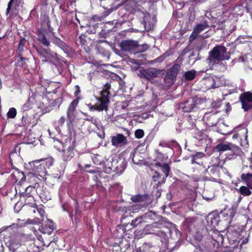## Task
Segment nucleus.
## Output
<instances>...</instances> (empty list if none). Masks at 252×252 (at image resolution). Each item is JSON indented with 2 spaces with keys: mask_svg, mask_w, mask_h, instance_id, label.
<instances>
[{
  "mask_svg": "<svg viewBox=\"0 0 252 252\" xmlns=\"http://www.w3.org/2000/svg\"><path fill=\"white\" fill-rule=\"evenodd\" d=\"M157 159L158 161L163 162L166 161L168 159V156L166 154H162L159 150L156 149L155 150Z\"/></svg>",
  "mask_w": 252,
  "mask_h": 252,
  "instance_id": "obj_26",
  "label": "nucleus"
},
{
  "mask_svg": "<svg viewBox=\"0 0 252 252\" xmlns=\"http://www.w3.org/2000/svg\"><path fill=\"white\" fill-rule=\"evenodd\" d=\"M66 205H65V204H63V206H62V208L63 210V211H67L66 208Z\"/></svg>",
  "mask_w": 252,
  "mask_h": 252,
  "instance_id": "obj_58",
  "label": "nucleus"
},
{
  "mask_svg": "<svg viewBox=\"0 0 252 252\" xmlns=\"http://www.w3.org/2000/svg\"><path fill=\"white\" fill-rule=\"evenodd\" d=\"M53 42L63 50L65 53H68L69 51V47L60 38L55 37L53 40Z\"/></svg>",
  "mask_w": 252,
  "mask_h": 252,
  "instance_id": "obj_23",
  "label": "nucleus"
},
{
  "mask_svg": "<svg viewBox=\"0 0 252 252\" xmlns=\"http://www.w3.org/2000/svg\"><path fill=\"white\" fill-rule=\"evenodd\" d=\"M28 118V116H23L22 118V123L24 126H27L29 125Z\"/></svg>",
  "mask_w": 252,
  "mask_h": 252,
  "instance_id": "obj_48",
  "label": "nucleus"
},
{
  "mask_svg": "<svg viewBox=\"0 0 252 252\" xmlns=\"http://www.w3.org/2000/svg\"><path fill=\"white\" fill-rule=\"evenodd\" d=\"M18 237H15L14 239L9 240V251L14 252L21 245V242L18 240Z\"/></svg>",
  "mask_w": 252,
  "mask_h": 252,
  "instance_id": "obj_22",
  "label": "nucleus"
},
{
  "mask_svg": "<svg viewBox=\"0 0 252 252\" xmlns=\"http://www.w3.org/2000/svg\"><path fill=\"white\" fill-rule=\"evenodd\" d=\"M136 158V156H134L133 158H132V161L135 164H138V162H137L135 160V158Z\"/></svg>",
  "mask_w": 252,
  "mask_h": 252,
  "instance_id": "obj_59",
  "label": "nucleus"
},
{
  "mask_svg": "<svg viewBox=\"0 0 252 252\" xmlns=\"http://www.w3.org/2000/svg\"><path fill=\"white\" fill-rule=\"evenodd\" d=\"M113 10H114L113 8H109V9H108V10L105 11L103 13V16H104V17L107 16L109 14H110L113 11Z\"/></svg>",
  "mask_w": 252,
  "mask_h": 252,
  "instance_id": "obj_49",
  "label": "nucleus"
},
{
  "mask_svg": "<svg viewBox=\"0 0 252 252\" xmlns=\"http://www.w3.org/2000/svg\"><path fill=\"white\" fill-rule=\"evenodd\" d=\"M147 234H153L160 237L164 238L166 236V233L162 231H149Z\"/></svg>",
  "mask_w": 252,
  "mask_h": 252,
  "instance_id": "obj_35",
  "label": "nucleus"
},
{
  "mask_svg": "<svg viewBox=\"0 0 252 252\" xmlns=\"http://www.w3.org/2000/svg\"><path fill=\"white\" fill-rule=\"evenodd\" d=\"M21 199L24 200L25 203L26 204H32V202L34 201V199H33L32 195L27 196L26 198H22V199Z\"/></svg>",
  "mask_w": 252,
  "mask_h": 252,
  "instance_id": "obj_39",
  "label": "nucleus"
},
{
  "mask_svg": "<svg viewBox=\"0 0 252 252\" xmlns=\"http://www.w3.org/2000/svg\"><path fill=\"white\" fill-rule=\"evenodd\" d=\"M39 184L36 183L34 187L29 186V187H27L25 189V191L20 194V198L22 199V198H26L27 196L32 195L31 193L33 191V189L35 188L39 187Z\"/></svg>",
  "mask_w": 252,
  "mask_h": 252,
  "instance_id": "obj_24",
  "label": "nucleus"
},
{
  "mask_svg": "<svg viewBox=\"0 0 252 252\" xmlns=\"http://www.w3.org/2000/svg\"><path fill=\"white\" fill-rule=\"evenodd\" d=\"M195 73L196 72L194 70H189L185 73L184 77L188 80H192L195 77Z\"/></svg>",
  "mask_w": 252,
  "mask_h": 252,
  "instance_id": "obj_31",
  "label": "nucleus"
},
{
  "mask_svg": "<svg viewBox=\"0 0 252 252\" xmlns=\"http://www.w3.org/2000/svg\"><path fill=\"white\" fill-rule=\"evenodd\" d=\"M73 150V146L70 143L69 145H67V142H66L65 145L61 151L63 159L65 161L70 160L74 157Z\"/></svg>",
  "mask_w": 252,
  "mask_h": 252,
  "instance_id": "obj_11",
  "label": "nucleus"
},
{
  "mask_svg": "<svg viewBox=\"0 0 252 252\" xmlns=\"http://www.w3.org/2000/svg\"><path fill=\"white\" fill-rule=\"evenodd\" d=\"M129 102L128 101H124L120 102L119 106L122 109H125L128 106Z\"/></svg>",
  "mask_w": 252,
  "mask_h": 252,
  "instance_id": "obj_47",
  "label": "nucleus"
},
{
  "mask_svg": "<svg viewBox=\"0 0 252 252\" xmlns=\"http://www.w3.org/2000/svg\"><path fill=\"white\" fill-rule=\"evenodd\" d=\"M17 114L16 110L15 108H10L7 112V115L8 118L13 119L14 118Z\"/></svg>",
  "mask_w": 252,
  "mask_h": 252,
  "instance_id": "obj_34",
  "label": "nucleus"
},
{
  "mask_svg": "<svg viewBox=\"0 0 252 252\" xmlns=\"http://www.w3.org/2000/svg\"><path fill=\"white\" fill-rule=\"evenodd\" d=\"M36 212L40 215L41 217H43L45 214L44 209L41 208H36L33 210V213H35Z\"/></svg>",
  "mask_w": 252,
  "mask_h": 252,
  "instance_id": "obj_44",
  "label": "nucleus"
},
{
  "mask_svg": "<svg viewBox=\"0 0 252 252\" xmlns=\"http://www.w3.org/2000/svg\"><path fill=\"white\" fill-rule=\"evenodd\" d=\"M131 199L134 202H144L143 206H147L151 203L150 199H149V195L146 194L132 196Z\"/></svg>",
  "mask_w": 252,
  "mask_h": 252,
  "instance_id": "obj_18",
  "label": "nucleus"
},
{
  "mask_svg": "<svg viewBox=\"0 0 252 252\" xmlns=\"http://www.w3.org/2000/svg\"><path fill=\"white\" fill-rule=\"evenodd\" d=\"M44 161V165H45L46 167L49 168L51 165H52L53 163V159L52 158H48L46 159L41 158L38 160H35L34 161H33V162L35 163H38L40 161Z\"/></svg>",
  "mask_w": 252,
  "mask_h": 252,
  "instance_id": "obj_28",
  "label": "nucleus"
},
{
  "mask_svg": "<svg viewBox=\"0 0 252 252\" xmlns=\"http://www.w3.org/2000/svg\"><path fill=\"white\" fill-rule=\"evenodd\" d=\"M144 27H145V30H146L147 31H149L153 28V25L151 24L150 23H147L145 21V19L144 20Z\"/></svg>",
  "mask_w": 252,
  "mask_h": 252,
  "instance_id": "obj_43",
  "label": "nucleus"
},
{
  "mask_svg": "<svg viewBox=\"0 0 252 252\" xmlns=\"http://www.w3.org/2000/svg\"><path fill=\"white\" fill-rule=\"evenodd\" d=\"M38 241H40L42 243H43V239L41 236L37 237Z\"/></svg>",
  "mask_w": 252,
  "mask_h": 252,
  "instance_id": "obj_57",
  "label": "nucleus"
},
{
  "mask_svg": "<svg viewBox=\"0 0 252 252\" xmlns=\"http://www.w3.org/2000/svg\"><path fill=\"white\" fill-rule=\"evenodd\" d=\"M88 106L90 108L91 110H95V107H96L95 105H93L91 103H89L88 104Z\"/></svg>",
  "mask_w": 252,
  "mask_h": 252,
  "instance_id": "obj_53",
  "label": "nucleus"
},
{
  "mask_svg": "<svg viewBox=\"0 0 252 252\" xmlns=\"http://www.w3.org/2000/svg\"><path fill=\"white\" fill-rule=\"evenodd\" d=\"M163 176V175L160 174L159 172L156 171L152 178L155 182H158V184H162V183H159V181L161 180Z\"/></svg>",
  "mask_w": 252,
  "mask_h": 252,
  "instance_id": "obj_33",
  "label": "nucleus"
},
{
  "mask_svg": "<svg viewBox=\"0 0 252 252\" xmlns=\"http://www.w3.org/2000/svg\"><path fill=\"white\" fill-rule=\"evenodd\" d=\"M208 224L212 228H215L220 221V217L217 214H210L207 219Z\"/></svg>",
  "mask_w": 252,
  "mask_h": 252,
  "instance_id": "obj_20",
  "label": "nucleus"
},
{
  "mask_svg": "<svg viewBox=\"0 0 252 252\" xmlns=\"http://www.w3.org/2000/svg\"><path fill=\"white\" fill-rule=\"evenodd\" d=\"M155 165L160 167V169L164 174V175L162 176L161 180L159 181V183H164L166 178L169 175V172L170 170V167L169 166L170 164L168 163H162L161 162L157 161L155 163Z\"/></svg>",
  "mask_w": 252,
  "mask_h": 252,
  "instance_id": "obj_17",
  "label": "nucleus"
},
{
  "mask_svg": "<svg viewBox=\"0 0 252 252\" xmlns=\"http://www.w3.org/2000/svg\"><path fill=\"white\" fill-rule=\"evenodd\" d=\"M37 52L42 58L45 59L44 60L45 62L50 60H54L55 61L58 60L57 54L50 50L41 48L37 50Z\"/></svg>",
  "mask_w": 252,
  "mask_h": 252,
  "instance_id": "obj_12",
  "label": "nucleus"
},
{
  "mask_svg": "<svg viewBox=\"0 0 252 252\" xmlns=\"http://www.w3.org/2000/svg\"><path fill=\"white\" fill-rule=\"evenodd\" d=\"M80 214V211L79 210L77 205L76 206V211H75V217L77 215H79Z\"/></svg>",
  "mask_w": 252,
  "mask_h": 252,
  "instance_id": "obj_56",
  "label": "nucleus"
},
{
  "mask_svg": "<svg viewBox=\"0 0 252 252\" xmlns=\"http://www.w3.org/2000/svg\"><path fill=\"white\" fill-rule=\"evenodd\" d=\"M110 85L106 83L103 89L100 92L101 96L99 99V104H96L95 107V110L101 111L103 110L107 111L108 109L107 104L109 102V90Z\"/></svg>",
  "mask_w": 252,
  "mask_h": 252,
  "instance_id": "obj_2",
  "label": "nucleus"
},
{
  "mask_svg": "<svg viewBox=\"0 0 252 252\" xmlns=\"http://www.w3.org/2000/svg\"><path fill=\"white\" fill-rule=\"evenodd\" d=\"M26 42V40L24 38H22L18 45V50L19 52H22L23 51L24 46Z\"/></svg>",
  "mask_w": 252,
  "mask_h": 252,
  "instance_id": "obj_37",
  "label": "nucleus"
},
{
  "mask_svg": "<svg viewBox=\"0 0 252 252\" xmlns=\"http://www.w3.org/2000/svg\"><path fill=\"white\" fill-rule=\"evenodd\" d=\"M210 163L211 164V166H218V167H220V168H221V166H220V159L219 157H213Z\"/></svg>",
  "mask_w": 252,
  "mask_h": 252,
  "instance_id": "obj_32",
  "label": "nucleus"
},
{
  "mask_svg": "<svg viewBox=\"0 0 252 252\" xmlns=\"http://www.w3.org/2000/svg\"><path fill=\"white\" fill-rule=\"evenodd\" d=\"M120 46L122 51L127 52L136 50L138 43L134 40H124L120 43Z\"/></svg>",
  "mask_w": 252,
  "mask_h": 252,
  "instance_id": "obj_10",
  "label": "nucleus"
},
{
  "mask_svg": "<svg viewBox=\"0 0 252 252\" xmlns=\"http://www.w3.org/2000/svg\"><path fill=\"white\" fill-rule=\"evenodd\" d=\"M134 134L136 138L140 139L144 136V132L143 130L141 129H138L135 130Z\"/></svg>",
  "mask_w": 252,
  "mask_h": 252,
  "instance_id": "obj_36",
  "label": "nucleus"
},
{
  "mask_svg": "<svg viewBox=\"0 0 252 252\" xmlns=\"http://www.w3.org/2000/svg\"><path fill=\"white\" fill-rule=\"evenodd\" d=\"M248 241V240L247 239H246L245 240L243 241L242 244H245L247 242V241Z\"/></svg>",
  "mask_w": 252,
  "mask_h": 252,
  "instance_id": "obj_64",
  "label": "nucleus"
},
{
  "mask_svg": "<svg viewBox=\"0 0 252 252\" xmlns=\"http://www.w3.org/2000/svg\"><path fill=\"white\" fill-rule=\"evenodd\" d=\"M67 212H68L69 213V216L70 217V218L72 219V217H73V215H72V213H70L68 211H67Z\"/></svg>",
  "mask_w": 252,
  "mask_h": 252,
  "instance_id": "obj_61",
  "label": "nucleus"
},
{
  "mask_svg": "<svg viewBox=\"0 0 252 252\" xmlns=\"http://www.w3.org/2000/svg\"><path fill=\"white\" fill-rule=\"evenodd\" d=\"M250 189L248 186H242L240 188L238 191L242 195L249 196L252 194Z\"/></svg>",
  "mask_w": 252,
  "mask_h": 252,
  "instance_id": "obj_29",
  "label": "nucleus"
},
{
  "mask_svg": "<svg viewBox=\"0 0 252 252\" xmlns=\"http://www.w3.org/2000/svg\"><path fill=\"white\" fill-rule=\"evenodd\" d=\"M242 182L252 189V170L242 173L241 175Z\"/></svg>",
  "mask_w": 252,
  "mask_h": 252,
  "instance_id": "obj_19",
  "label": "nucleus"
},
{
  "mask_svg": "<svg viewBox=\"0 0 252 252\" xmlns=\"http://www.w3.org/2000/svg\"><path fill=\"white\" fill-rule=\"evenodd\" d=\"M37 40L45 47H48L50 44V41L47 39L45 34L42 32H39L38 33Z\"/></svg>",
  "mask_w": 252,
  "mask_h": 252,
  "instance_id": "obj_25",
  "label": "nucleus"
},
{
  "mask_svg": "<svg viewBox=\"0 0 252 252\" xmlns=\"http://www.w3.org/2000/svg\"><path fill=\"white\" fill-rule=\"evenodd\" d=\"M249 160L250 161V165L249 166V169L252 170V152L251 153V157L249 158Z\"/></svg>",
  "mask_w": 252,
  "mask_h": 252,
  "instance_id": "obj_54",
  "label": "nucleus"
},
{
  "mask_svg": "<svg viewBox=\"0 0 252 252\" xmlns=\"http://www.w3.org/2000/svg\"><path fill=\"white\" fill-rule=\"evenodd\" d=\"M45 227L46 228H49V230H43L42 231L41 230V232L44 233H48V234H50L51 233V232H52V231L54 230V226L53 225H49V226H47V225H46L45 226Z\"/></svg>",
  "mask_w": 252,
  "mask_h": 252,
  "instance_id": "obj_42",
  "label": "nucleus"
},
{
  "mask_svg": "<svg viewBox=\"0 0 252 252\" xmlns=\"http://www.w3.org/2000/svg\"><path fill=\"white\" fill-rule=\"evenodd\" d=\"M112 145L116 147H120L127 144V140L126 136L122 134H117L111 137Z\"/></svg>",
  "mask_w": 252,
  "mask_h": 252,
  "instance_id": "obj_13",
  "label": "nucleus"
},
{
  "mask_svg": "<svg viewBox=\"0 0 252 252\" xmlns=\"http://www.w3.org/2000/svg\"><path fill=\"white\" fill-rule=\"evenodd\" d=\"M194 252H201V251H200V249L196 248Z\"/></svg>",
  "mask_w": 252,
  "mask_h": 252,
  "instance_id": "obj_63",
  "label": "nucleus"
},
{
  "mask_svg": "<svg viewBox=\"0 0 252 252\" xmlns=\"http://www.w3.org/2000/svg\"><path fill=\"white\" fill-rule=\"evenodd\" d=\"M79 103V100L76 98L70 104L67 111V116L70 121L73 120L75 116L76 108Z\"/></svg>",
  "mask_w": 252,
  "mask_h": 252,
  "instance_id": "obj_16",
  "label": "nucleus"
},
{
  "mask_svg": "<svg viewBox=\"0 0 252 252\" xmlns=\"http://www.w3.org/2000/svg\"><path fill=\"white\" fill-rule=\"evenodd\" d=\"M163 70H158L156 68L151 67L139 70L138 76L141 78L150 80L158 77L159 74H163Z\"/></svg>",
  "mask_w": 252,
  "mask_h": 252,
  "instance_id": "obj_5",
  "label": "nucleus"
},
{
  "mask_svg": "<svg viewBox=\"0 0 252 252\" xmlns=\"http://www.w3.org/2000/svg\"><path fill=\"white\" fill-rule=\"evenodd\" d=\"M218 166H209L204 172V178L209 181L216 182L220 176V170Z\"/></svg>",
  "mask_w": 252,
  "mask_h": 252,
  "instance_id": "obj_7",
  "label": "nucleus"
},
{
  "mask_svg": "<svg viewBox=\"0 0 252 252\" xmlns=\"http://www.w3.org/2000/svg\"><path fill=\"white\" fill-rule=\"evenodd\" d=\"M116 1L119 2L118 5L121 6L123 5L124 3L126 2L128 0H115Z\"/></svg>",
  "mask_w": 252,
  "mask_h": 252,
  "instance_id": "obj_52",
  "label": "nucleus"
},
{
  "mask_svg": "<svg viewBox=\"0 0 252 252\" xmlns=\"http://www.w3.org/2000/svg\"><path fill=\"white\" fill-rule=\"evenodd\" d=\"M167 56L168 55H166V53H165L160 57L157 58L156 59H155V61L156 62H162Z\"/></svg>",
  "mask_w": 252,
  "mask_h": 252,
  "instance_id": "obj_46",
  "label": "nucleus"
},
{
  "mask_svg": "<svg viewBox=\"0 0 252 252\" xmlns=\"http://www.w3.org/2000/svg\"><path fill=\"white\" fill-rule=\"evenodd\" d=\"M217 151L220 152L225 151H231L233 152L232 156L230 158H236L241 152L240 149L236 145L227 142L220 143L216 147Z\"/></svg>",
  "mask_w": 252,
  "mask_h": 252,
  "instance_id": "obj_3",
  "label": "nucleus"
},
{
  "mask_svg": "<svg viewBox=\"0 0 252 252\" xmlns=\"http://www.w3.org/2000/svg\"><path fill=\"white\" fill-rule=\"evenodd\" d=\"M86 121H89L95 125L96 126H98L99 125V120L92 117H90L89 118H87L85 119Z\"/></svg>",
  "mask_w": 252,
  "mask_h": 252,
  "instance_id": "obj_38",
  "label": "nucleus"
},
{
  "mask_svg": "<svg viewBox=\"0 0 252 252\" xmlns=\"http://www.w3.org/2000/svg\"><path fill=\"white\" fill-rule=\"evenodd\" d=\"M229 58L226 48L223 46L218 45L214 47L209 52V57L206 62L209 65H214L219 62L228 60Z\"/></svg>",
  "mask_w": 252,
  "mask_h": 252,
  "instance_id": "obj_1",
  "label": "nucleus"
},
{
  "mask_svg": "<svg viewBox=\"0 0 252 252\" xmlns=\"http://www.w3.org/2000/svg\"><path fill=\"white\" fill-rule=\"evenodd\" d=\"M208 27V25L207 23H204L202 24H198L194 28V30L199 34L203 31L205 30Z\"/></svg>",
  "mask_w": 252,
  "mask_h": 252,
  "instance_id": "obj_30",
  "label": "nucleus"
},
{
  "mask_svg": "<svg viewBox=\"0 0 252 252\" xmlns=\"http://www.w3.org/2000/svg\"><path fill=\"white\" fill-rule=\"evenodd\" d=\"M228 153L227 154V158H228V159H233L234 158H230V157L232 156V155H233V152H232L231 151H228Z\"/></svg>",
  "mask_w": 252,
  "mask_h": 252,
  "instance_id": "obj_55",
  "label": "nucleus"
},
{
  "mask_svg": "<svg viewBox=\"0 0 252 252\" xmlns=\"http://www.w3.org/2000/svg\"><path fill=\"white\" fill-rule=\"evenodd\" d=\"M180 69V65L178 64H174L169 68L164 77V81L167 86L173 85L176 80V77Z\"/></svg>",
  "mask_w": 252,
  "mask_h": 252,
  "instance_id": "obj_4",
  "label": "nucleus"
},
{
  "mask_svg": "<svg viewBox=\"0 0 252 252\" xmlns=\"http://www.w3.org/2000/svg\"><path fill=\"white\" fill-rule=\"evenodd\" d=\"M198 99L196 97H191L180 103L179 107L185 112H189L192 111L198 104Z\"/></svg>",
  "mask_w": 252,
  "mask_h": 252,
  "instance_id": "obj_9",
  "label": "nucleus"
},
{
  "mask_svg": "<svg viewBox=\"0 0 252 252\" xmlns=\"http://www.w3.org/2000/svg\"><path fill=\"white\" fill-rule=\"evenodd\" d=\"M65 118L64 116L61 117L57 121V124L58 126H62L64 123Z\"/></svg>",
  "mask_w": 252,
  "mask_h": 252,
  "instance_id": "obj_45",
  "label": "nucleus"
},
{
  "mask_svg": "<svg viewBox=\"0 0 252 252\" xmlns=\"http://www.w3.org/2000/svg\"><path fill=\"white\" fill-rule=\"evenodd\" d=\"M88 172L89 173H96V172L94 170H89L88 171Z\"/></svg>",
  "mask_w": 252,
  "mask_h": 252,
  "instance_id": "obj_62",
  "label": "nucleus"
},
{
  "mask_svg": "<svg viewBox=\"0 0 252 252\" xmlns=\"http://www.w3.org/2000/svg\"><path fill=\"white\" fill-rule=\"evenodd\" d=\"M149 46L147 44H143L142 45H139L138 44V47L137 49L141 52H144L147 50Z\"/></svg>",
  "mask_w": 252,
  "mask_h": 252,
  "instance_id": "obj_41",
  "label": "nucleus"
},
{
  "mask_svg": "<svg viewBox=\"0 0 252 252\" xmlns=\"http://www.w3.org/2000/svg\"><path fill=\"white\" fill-rule=\"evenodd\" d=\"M20 2L21 0H10L8 3L6 9V15L9 14V17L16 16L18 13L17 7Z\"/></svg>",
  "mask_w": 252,
  "mask_h": 252,
  "instance_id": "obj_14",
  "label": "nucleus"
},
{
  "mask_svg": "<svg viewBox=\"0 0 252 252\" xmlns=\"http://www.w3.org/2000/svg\"><path fill=\"white\" fill-rule=\"evenodd\" d=\"M248 132V129L245 127L239 128L236 133L233 135V138H239L241 146L247 148L249 146Z\"/></svg>",
  "mask_w": 252,
  "mask_h": 252,
  "instance_id": "obj_8",
  "label": "nucleus"
},
{
  "mask_svg": "<svg viewBox=\"0 0 252 252\" xmlns=\"http://www.w3.org/2000/svg\"><path fill=\"white\" fill-rule=\"evenodd\" d=\"M167 221L163 217L157 221L154 222L151 224L147 225L144 229V231L147 234L149 231H155V228H160L164 226Z\"/></svg>",
  "mask_w": 252,
  "mask_h": 252,
  "instance_id": "obj_15",
  "label": "nucleus"
},
{
  "mask_svg": "<svg viewBox=\"0 0 252 252\" xmlns=\"http://www.w3.org/2000/svg\"><path fill=\"white\" fill-rule=\"evenodd\" d=\"M113 10H114L113 8H109V9H108V10L105 11L103 13V16H104V17L107 16L109 14H110L113 11Z\"/></svg>",
  "mask_w": 252,
  "mask_h": 252,
  "instance_id": "obj_50",
  "label": "nucleus"
},
{
  "mask_svg": "<svg viewBox=\"0 0 252 252\" xmlns=\"http://www.w3.org/2000/svg\"><path fill=\"white\" fill-rule=\"evenodd\" d=\"M118 162L119 163V165H117L115 169L117 170L118 172L122 173L126 167L127 163L123 159L122 160H120Z\"/></svg>",
  "mask_w": 252,
  "mask_h": 252,
  "instance_id": "obj_27",
  "label": "nucleus"
},
{
  "mask_svg": "<svg viewBox=\"0 0 252 252\" xmlns=\"http://www.w3.org/2000/svg\"><path fill=\"white\" fill-rule=\"evenodd\" d=\"M242 108L247 111L252 108V93L248 92L242 93L239 97Z\"/></svg>",
  "mask_w": 252,
  "mask_h": 252,
  "instance_id": "obj_6",
  "label": "nucleus"
},
{
  "mask_svg": "<svg viewBox=\"0 0 252 252\" xmlns=\"http://www.w3.org/2000/svg\"><path fill=\"white\" fill-rule=\"evenodd\" d=\"M195 237L196 239L198 241H200L203 238L201 234H200L198 232L195 234Z\"/></svg>",
  "mask_w": 252,
  "mask_h": 252,
  "instance_id": "obj_51",
  "label": "nucleus"
},
{
  "mask_svg": "<svg viewBox=\"0 0 252 252\" xmlns=\"http://www.w3.org/2000/svg\"><path fill=\"white\" fill-rule=\"evenodd\" d=\"M152 213H153V212L151 211L148 213L145 214L140 217L135 218L134 220H133L131 221V224L134 227L137 226L139 224L142 223L143 222V221L142 220V219L151 218L152 217Z\"/></svg>",
  "mask_w": 252,
  "mask_h": 252,
  "instance_id": "obj_21",
  "label": "nucleus"
},
{
  "mask_svg": "<svg viewBox=\"0 0 252 252\" xmlns=\"http://www.w3.org/2000/svg\"><path fill=\"white\" fill-rule=\"evenodd\" d=\"M198 34L193 30L191 35L189 37V41L192 42L197 37Z\"/></svg>",
  "mask_w": 252,
  "mask_h": 252,
  "instance_id": "obj_40",
  "label": "nucleus"
},
{
  "mask_svg": "<svg viewBox=\"0 0 252 252\" xmlns=\"http://www.w3.org/2000/svg\"><path fill=\"white\" fill-rule=\"evenodd\" d=\"M79 93H80V91H79V90H77V91H76L75 92V93H74V94H75V95H77L79 94Z\"/></svg>",
  "mask_w": 252,
  "mask_h": 252,
  "instance_id": "obj_60",
  "label": "nucleus"
}]
</instances>
